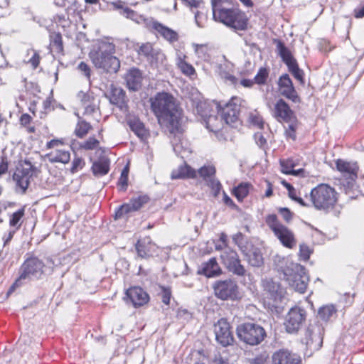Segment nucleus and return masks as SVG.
<instances>
[{"instance_id": "nucleus-1", "label": "nucleus", "mask_w": 364, "mask_h": 364, "mask_svg": "<svg viewBox=\"0 0 364 364\" xmlns=\"http://www.w3.org/2000/svg\"><path fill=\"white\" fill-rule=\"evenodd\" d=\"M151 109L159 123L171 132L177 129L182 122V112L176 105L173 97L166 92L158 93L151 99Z\"/></svg>"}, {"instance_id": "nucleus-2", "label": "nucleus", "mask_w": 364, "mask_h": 364, "mask_svg": "<svg viewBox=\"0 0 364 364\" xmlns=\"http://www.w3.org/2000/svg\"><path fill=\"white\" fill-rule=\"evenodd\" d=\"M114 52V44L108 39H103L97 42V49L92 50L89 55L97 68L115 73L120 68V62L113 55Z\"/></svg>"}, {"instance_id": "nucleus-3", "label": "nucleus", "mask_w": 364, "mask_h": 364, "mask_svg": "<svg viewBox=\"0 0 364 364\" xmlns=\"http://www.w3.org/2000/svg\"><path fill=\"white\" fill-rule=\"evenodd\" d=\"M285 279L296 291L304 293L308 285L309 277L303 266L298 263L287 261L284 267H281Z\"/></svg>"}, {"instance_id": "nucleus-4", "label": "nucleus", "mask_w": 364, "mask_h": 364, "mask_svg": "<svg viewBox=\"0 0 364 364\" xmlns=\"http://www.w3.org/2000/svg\"><path fill=\"white\" fill-rule=\"evenodd\" d=\"M310 201L316 210L328 211L337 201L336 192L326 184H320L311 190Z\"/></svg>"}, {"instance_id": "nucleus-5", "label": "nucleus", "mask_w": 364, "mask_h": 364, "mask_svg": "<svg viewBox=\"0 0 364 364\" xmlns=\"http://www.w3.org/2000/svg\"><path fill=\"white\" fill-rule=\"evenodd\" d=\"M213 17L215 21L235 30L244 31L247 28V18L245 14L239 10L223 6L213 12Z\"/></svg>"}, {"instance_id": "nucleus-6", "label": "nucleus", "mask_w": 364, "mask_h": 364, "mask_svg": "<svg viewBox=\"0 0 364 364\" xmlns=\"http://www.w3.org/2000/svg\"><path fill=\"white\" fill-rule=\"evenodd\" d=\"M45 265L36 257L28 258L20 268V275L8 291L10 294L16 287L21 286L23 282L33 279H38L43 274Z\"/></svg>"}, {"instance_id": "nucleus-7", "label": "nucleus", "mask_w": 364, "mask_h": 364, "mask_svg": "<svg viewBox=\"0 0 364 364\" xmlns=\"http://www.w3.org/2000/svg\"><path fill=\"white\" fill-rule=\"evenodd\" d=\"M236 331L239 339L250 346L259 344L266 336L264 329L254 323H242L237 327Z\"/></svg>"}, {"instance_id": "nucleus-8", "label": "nucleus", "mask_w": 364, "mask_h": 364, "mask_svg": "<svg viewBox=\"0 0 364 364\" xmlns=\"http://www.w3.org/2000/svg\"><path fill=\"white\" fill-rule=\"evenodd\" d=\"M266 223L280 242L287 248H293L296 244L293 232L279 222L276 215H269Z\"/></svg>"}, {"instance_id": "nucleus-9", "label": "nucleus", "mask_w": 364, "mask_h": 364, "mask_svg": "<svg viewBox=\"0 0 364 364\" xmlns=\"http://www.w3.org/2000/svg\"><path fill=\"white\" fill-rule=\"evenodd\" d=\"M34 167L30 161H20L13 174V179L16 182V188L25 193L28 188L30 180L33 174Z\"/></svg>"}, {"instance_id": "nucleus-10", "label": "nucleus", "mask_w": 364, "mask_h": 364, "mask_svg": "<svg viewBox=\"0 0 364 364\" xmlns=\"http://www.w3.org/2000/svg\"><path fill=\"white\" fill-rule=\"evenodd\" d=\"M222 263L228 272L238 277H245L247 271L236 251L230 247H226L220 255Z\"/></svg>"}, {"instance_id": "nucleus-11", "label": "nucleus", "mask_w": 364, "mask_h": 364, "mask_svg": "<svg viewBox=\"0 0 364 364\" xmlns=\"http://www.w3.org/2000/svg\"><path fill=\"white\" fill-rule=\"evenodd\" d=\"M214 294L216 297L222 300H235L238 296V286L231 279L218 280L213 286Z\"/></svg>"}, {"instance_id": "nucleus-12", "label": "nucleus", "mask_w": 364, "mask_h": 364, "mask_svg": "<svg viewBox=\"0 0 364 364\" xmlns=\"http://www.w3.org/2000/svg\"><path fill=\"white\" fill-rule=\"evenodd\" d=\"M238 101L237 98L233 97L223 106L220 103H216L218 114L226 124L232 125L237 122L240 109Z\"/></svg>"}, {"instance_id": "nucleus-13", "label": "nucleus", "mask_w": 364, "mask_h": 364, "mask_svg": "<svg viewBox=\"0 0 364 364\" xmlns=\"http://www.w3.org/2000/svg\"><path fill=\"white\" fill-rule=\"evenodd\" d=\"M63 142L58 139H53L46 144L47 148L53 149L46 154V158L50 163L68 164L70 159V151L64 149L58 148Z\"/></svg>"}, {"instance_id": "nucleus-14", "label": "nucleus", "mask_w": 364, "mask_h": 364, "mask_svg": "<svg viewBox=\"0 0 364 364\" xmlns=\"http://www.w3.org/2000/svg\"><path fill=\"white\" fill-rule=\"evenodd\" d=\"M306 318V311L299 307L291 308L288 312L284 325L289 333L296 332Z\"/></svg>"}, {"instance_id": "nucleus-15", "label": "nucleus", "mask_w": 364, "mask_h": 364, "mask_svg": "<svg viewBox=\"0 0 364 364\" xmlns=\"http://www.w3.org/2000/svg\"><path fill=\"white\" fill-rule=\"evenodd\" d=\"M323 328L318 325H310L306 332L305 343L311 351L318 350L322 346Z\"/></svg>"}, {"instance_id": "nucleus-16", "label": "nucleus", "mask_w": 364, "mask_h": 364, "mask_svg": "<svg viewBox=\"0 0 364 364\" xmlns=\"http://www.w3.org/2000/svg\"><path fill=\"white\" fill-rule=\"evenodd\" d=\"M277 84L278 91L281 95L291 100L293 102L296 103L299 102L297 92L288 74L281 75Z\"/></svg>"}, {"instance_id": "nucleus-17", "label": "nucleus", "mask_w": 364, "mask_h": 364, "mask_svg": "<svg viewBox=\"0 0 364 364\" xmlns=\"http://www.w3.org/2000/svg\"><path fill=\"white\" fill-rule=\"evenodd\" d=\"M214 331L217 341L223 346H227L233 342L230 324L225 319L221 318L215 324Z\"/></svg>"}, {"instance_id": "nucleus-18", "label": "nucleus", "mask_w": 364, "mask_h": 364, "mask_svg": "<svg viewBox=\"0 0 364 364\" xmlns=\"http://www.w3.org/2000/svg\"><path fill=\"white\" fill-rule=\"evenodd\" d=\"M148 197L146 196H139L133 198L128 203L121 205L115 213V218H121L132 212L139 210L144 204L148 201Z\"/></svg>"}, {"instance_id": "nucleus-19", "label": "nucleus", "mask_w": 364, "mask_h": 364, "mask_svg": "<svg viewBox=\"0 0 364 364\" xmlns=\"http://www.w3.org/2000/svg\"><path fill=\"white\" fill-rule=\"evenodd\" d=\"M274 117L279 122H292L296 118L289 105L283 99H279L276 102Z\"/></svg>"}, {"instance_id": "nucleus-20", "label": "nucleus", "mask_w": 364, "mask_h": 364, "mask_svg": "<svg viewBox=\"0 0 364 364\" xmlns=\"http://www.w3.org/2000/svg\"><path fill=\"white\" fill-rule=\"evenodd\" d=\"M336 168L346 177L348 185L352 186L358 176V166L357 164L338 159L336 161Z\"/></svg>"}, {"instance_id": "nucleus-21", "label": "nucleus", "mask_w": 364, "mask_h": 364, "mask_svg": "<svg viewBox=\"0 0 364 364\" xmlns=\"http://www.w3.org/2000/svg\"><path fill=\"white\" fill-rule=\"evenodd\" d=\"M301 165V160L299 157L280 160L281 171L285 174L305 176V170L303 168H296Z\"/></svg>"}, {"instance_id": "nucleus-22", "label": "nucleus", "mask_w": 364, "mask_h": 364, "mask_svg": "<svg viewBox=\"0 0 364 364\" xmlns=\"http://www.w3.org/2000/svg\"><path fill=\"white\" fill-rule=\"evenodd\" d=\"M79 109H83V114H91L96 111L97 105L92 94L80 91L77 95Z\"/></svg>"}, {"instance_id": "nucleus-23", "label": "nucleus", "mask_w": 364, "mask_h": 364, "mask_svg": "<svg viewBox=\"0 0 364 364\" xmlns=\"http://www.w3.org/2000/svg\"><path fill=\"white\" fill-rule=\"evenodd\" d=\"M272 359L273 364H301L300 357L287 349L275 351Z\"/></svg>"}, {"instance_id": "nucleus-24", "label": "nucleus", "mask_w": 364, "mask_h": 364, "mask_svg": "<svg viewBox=\"0 0 364 364\" xmlns=\"http://www.w3.org/2000/svg\"><path fill=\"white\" fill-rule=\"evenodd\" d=\"M126 296L134 307L146 304L149 299L148 294L143 289L138 287H134L127 289Z\"/></svg>"}, {"instance_id": "nucleus-25", "label": "nucleus", "mask_w": 364, "mask_h": 364, "mask_svg": "<svg viewBox=\"0 0 364 364\" xmlns=\"http://www.w3.org/2000/svg\"><path fill=\"white\" fill-rule=\"evenodd\" d=\"M264 290L268 294V296L274 301L273 306L277 305L284 296V289L278 282L272 279H265L263 282Z\"/></svg>"}, {"instance_id": "nucleus-26", "label": "nucleus", "mask_w": 364, "mask_h": 364, "mask_svg": "<svg viewBox=\"0 0 364 364\" xmlns=\"http://www.w3.org/2000/svg\"><path fill=\"white\" fill-rule=\"evenodd\" d=\"M181 124H182V122H181ZM168 131L170 133L171 143L174 152L177 155L182 154L187 149V141L183 139L181 124H179V127L177 129H174L172 132L171 130Z\"/></svg>"}, {"instance_id": "nucleus-27", "label": "nucleus", "mask_w": 364, "mask_h": 364, "mask_svg": "<svg viewBox=\"0 0 364 364\" xmlns=\"http://www.w3.org/2000/svg\"><path fill=\"white\" fill-rule=\"evenodd\" d=\"M109 100L112 104L117 105L122 111L127 112L128 110L125 92L121 87L112 85Z\"/></svg>"}, {"instance_id": "nucleus-28", "label": "nucleus", "mask_w": 364, "mask_h": 364, "mask_svg": "<svg viewBox=\"0 0 364 364\" xmlns=\"http://www.w3.org/2000/svg\"><path fill=\"white\" fill-rule=\"evenodd\" d=\"M156 246L152 242L149 237L139 240L136 244L138 256L141 258H148L154 255Z\"/></svg>"}, {"instance_id": "nucleus-29", "label": "nucleus", "mask_w": 364, "mask_h": 364, "mask_svg": "<svg viewBox=\"0 0 364 364\" xmlns=\"http://www.w3.org/2000/svg\"><path fill=\"white\" fill-rule=\"evenodd\" d=\"M214 68L222 78L228 80L232 83L235 82V77L229 73L231 68V63L227 60L225 55L218 57L215 63Z\"/></svg>"}, {"instance_id": "nucleus-30", "label": "nucleus", "mask_w": 364, "mask_h": 364, "mask_svg": "<svg viewBox=\"0 0 364 364\" xmlns=\"http://www.w3.org/2000/svg\"><path fill=\"white\" fill-rule=\"evenodd\" d=\"M198 273L203 274L207 277H218L222 274V269L215 257L203 262Z\"/></svg>"}, {"instance_id": "nucleus-31", "label": "nucleus", "mask_w": 364, "mask_h": 364, "mask_svg": "<svg viewBox=\"0 0 364 364\" xmlns=\"http://www.w3.org/2000/svg\"><path fill=\"white\" fill-rule=\"evenodd\" d=\"M127 87L131 90H138L141 85L142 74L137 68L130 69L125 75Z\"/></svg>"}, {"instance_id": "nucleus-32", "label": "nucleus", "mask_w": 364, "mask_h": 364, "mask_svg": "<svg viewBox=\"0 0 364 364\" xmlns=\"http://www.w3.org/2000/svg\"><path fill=\"white\" fill-rule=\"evenodd\" d=\"M202 116L204 117L206 128L210 131L217 132L223 128L225 122L223 119H222V117L218 114L209 115L208 117L205 114H202Z\"/></svg>"}, {"instance_id": "nucleus-33", "label": "nucleus", "mask_w": 364, "mask_h": 364, "mask_svg": "<svg viewBox=\"0 0 364 364\" xmlns=\"http://www.w3.org/2000/svg\"><path fill=\"white\" fill-rule=\"evenodd\" d=\"M185 58L186 55H178L176 58V65L184 75L193 78L196 76V70L192 65L185 60Z\"/></svg>"}, {"instance_id": "nucleus-34", "label": "nucleus", "mask_w": 364, "mask_h": 364, "mask_svg": "<svg viewBox=\"0 0 364 364\" xmlns=\"http://www.w3.org/2000/svg\"><path fill=\"white\" fill-rule=\"evenodd\" d=\"M93 174L96 176H102L107 174L109 170V160L107 157H101L95 161L92 166Z\"/></svg>"}, {"instance_id": "nucleus-35", "label": "nucleus", "mask_w": 364, "mask_h": 364, "mask_svg": "<svg viewBox=\"0 0 364 364\" xmlns=\"http://www.w3.org/2000/svg\"><path fill=\"white\" fill-rule=\"evenodd\" d=\"M171 177L172 179H178L187 178H195L196 171L192 169L189 166L186 164L178 166L176 169H174L171 172Z\"/></svg>"}, {"instance_id": "nucleus-36", "label": "nucleus", "mask_w": 364, "mask_h": 364, "mask_svg": "<svg viewBox=\"0 0 364 364\" xmlns=\"http://www.w3.org/2000/svg\"><path fill=\"white\" fill-rule=\"evenodd\" d=\"M248 263L252 267H260L263 264V257L258 248L252 247L245 252Z\"/></svg>"}, {"instance_id": "nucleus-37", "label": "nucleus", "mask_w": 364, "mask_h": 364, "mask_svg": "<svg viewBox=\"0 0 364 364\" xmlns=\"http://www.w3.org/2000/svg\"><path fill=\"white\" fill-rule=\"evenodd\" d=\"M152 29L156 31L165 39L169 41L173 42L177 41L178 39V35L176 32L157 21L154 23Z\"/></svg>"}, {"instance_id": "nucleus-38", "label": "nucleus", "mask_w": 364, "mask_h": 364, "mask_svg": "<svg viewBox=\"0 0 364 364\" xmlns=\"http://www.w3.org/2000/svg\"><path fill=\"white\" fill-rule=\"evenodd\" d=\"M75 114L79 117V120L77 123L75 133L79 138H83L92 129V126L90 124V123L82 119L77 113H75Z\"/></svg>"}, {"instance_id": "nucleus-39", "label": "nucleus", "mask_w": 364, "mask_h": 364, "mask_svg": "<svg viewBox=\"0 0 364 364\" xmlns=\"http://www.w3.org/2000/svg\"><path fill=\"white\" fill-rule=\"evenodd\" d=\"M148 60L153 66H165L166 58L165 55L159 49L156 48V50L151 54V57L148 59Z\"/></svg>"}, {"instance_id": "nucleus-40", "label": "nucleus", "mask_w": 364, "mask_h": 364, "mask_svg": "<svg viewBox=\"0 0 364 364\" xmlns=\"http://www.w3.org/2000/svg\"><path fill=\"white\" fill-rule=\"evenodd\" d=\"M131 129L140 138L146 135V130L144 124L138 119H133L129 121Z\"/></svg>"}, {"instance_id": "nucleus-41", "label": "nucleus", "mask_w": 364, "mask_h": 364, "mask_svg": "<svg viewBox=\"0 0 364 364\" xmlns=\"http://www.w3.org/2000/svg\"><path fill=\"white\" fill-rule=\"evenodd\" d=\"M24 215V209L21 208L17 211L14 212L10 216L9 225L14 228L15 230H18L22 223V218Z\"/></svg>"}, {"instance_id": "nucleus-42", "label": "nucleus", "mask_w": 364, "mask_h": 364, "mask_svg": "<svg viewBox=\"0 0 364 364\" xmlns=\"http://www.w3.org/2000/svg\"><path fill=\"white\" fill-rule=\"evenodd\" d=\"M195 53L198 58L203 61H209L210 55L208 54V48L205 44L193 43Z\"/></svg>"}, {"instance_id": "nucleus-43", "label": "nucleus", "mask_w": 364, "mask_h": 364, "mask_svg": "<svg viewBox=\"0 0 364 364\" xmlns=\"http://www.w3.org/2000/svg\"><path fill=\"white\" fill-rule=\"evenodd\" d=\"M336 312L334 306L327 305L319 309L318 315L322 320L328 321Z\"/></svg>"}, {"instance_id": "nucleus-44", "label": "nucleus", "mask_w": 364, "mask_h": 364, "mask_svg": "<svg viewBox=\"0 0 364 364\" xmlns=\"http://www.w3.org/2000/svg\"><path fill=\"white\" fill-rule=\"evenodd\" d=\"M249 183H241L234 188V195L238 200H242L249 193Z\"/></svg>"}, {"instance_id": "nucleus-45", "label": "nucleus", "mask_w": 364, "mask_h": 364, "mask_svg": "<svg viewBox=\"0 0 364 364\" xmlns=\"http://www.w3.org/2000/svg\"><path fill=\"white\" fill-rule=\"evenodd\" d=\"M277 48L279 52V55L284 62L294 58L290 50L284 46L282 41H277Z\"/></svg>"}, {"instance_id": "nucleus-46", "label": "nucleus", "mask_w": 364, "mask_h": 364, "mask_svg": "<svg viewBox=\"0 0 364 364\" xmlns=\"http://www.w3.org/2000/svg\"><path fill=\"white\" fill-rule=\"evenodd\" d=\"M50 46H53L58 53L63 51V41L60 33H53L50 35Z\"/></svg>"}, {"instance_id": "nucleus-47", "label": "nucleus", "mask_w": 364, "mask_h": 364, "mask_svg": "<svg viewBox=\"0 0 364 364\" xmlns=\"http://www.w3.org/2000/svg\"><path fill=\"white\" fill-rule=\"evenodd\" d=\"M155 50L156 48L151 43H146L140 46L139 53L141 55L145 56L148 60Z\"/></svg>"}, {"instance_id": "nucleus-48", "label": "nucleus", "mask_w": 364, "mask_h": 364, "mask_svg": "<svg viewBox=\"0 0 364 364\" xmlns=\"http://www.w3.org/2000/svg\"><path fill=\"white\" fill-rule=\"evenodd\" d=\"M289 124L288 127L285 130L286 136L289 138L294 140L296 139V130L297 128V119H295V121L288 122Z\"/></svg>"}, {"instance_id": "nucleus-49", "label": "nucleus", "mask_w": 364, "mask_h": 364, "mask_svg": "<svg viewBox=\"0 0 364 364\" xmlns=\"http://www.w3.org/2000/svg\"><path fill=\"white\" fill-rule=\"evenodd\" d=\"M268 70L266 68H261L255 77V82L259 85L264 84L268 77Z\"/></svg>"}, {"instance_id": "nucleus-50", "label": "nucleus", "mask_w": 364, "mask_h": 364, "mask_svg": "<svg viewBox=\"0 0 364 364\" xmlns=\"http://www.w3.org/2000/svg\"><path fill=\"white\" fill-rule=\"evenodd\" d=\"M250 122L251 124L259 128L263 129L264 127V121L262 117L256 113H251L249 117Z\"/></svg>"}, {"instance_id": "nucleus-51", "label": "nucleus", "mask_w": 364, "mask_h": 364, "mask_svg": "<svg viewBox=\"0 0 364 364\" xmlns=\"http://www.w3.org/2000/svg\"><path fill=\"white\" fill-rule=\"evenodd\" d=\"M312 251L310 247L306 244H301L299 246V257L301 260L307 261Z\"/></svg>"}, {"instance_id": "nucleus-52", "label": "nucleus", "mask_w": 364, "mask_h": 364, "mask_svg": "<svg viewBox=\"0 0 364 364\" xmlns=\"http://www.w3.org/2000/svg\"><path fill=\"white\" fill-rule=\"evenodd\" d=\"M135 22L139 24H144L145 27L148 28H152L153 24L156 21L151 18H146L145 16L139 14L138 16H136Z\"/></svg>"}, {"instance_id": "nucleus-53", "label": "nucleus", "mask_w": 364, "mask_h": 364, "mask_svg": "<svg viewBox=\"0 0 364 364\" xmlns=\"http://www.w3.org/2000/svg\"><path fill=\"white\" fill-rule=\"evenodd\" d=\"M85 163L82 158L75 156L73 159V161L72 162V166L70 168V171L73 173H76L79 170L82 169L83 168V166H85Z\"/></svg>"}, {"instance_id": "nucleus-54", "label": "nucleus", "mask_w": 364, "mask_h": 364, "mask_svg": "<svg viewBox=\"0 0 364 364\" xmlns=\"http://www.w3.org/2000/svg\"><path fill=\"white\" fill-rule=\"evenodd\" d=\"M198 173L201 177H210L215 173V168L213 166H204L198 170Z\"/></svg>"}, {"instance_id": "nucleus-55", "label": "nucleus", "mask_w": 364, "mask_h": 364, "mask_svg": "<svg viewBox=\"0 0 364 364\" xmlns=\"http://www.w3.org/2000/svg\"><path fill=\"white\" fill-rule=\"evenodd\" d=\"M99 144V141L95 137H90L87 141H84L80 147L85 150H92L95 149Z\"/></svg>"}, {"instance_id": "nucleus-56", "label": "nucleus", "mask_w": 364, "mask_h": 364, "mask_svg": "<svg viewBox=\"0 0 364 364\" xmlns=\"http://www.w3.org/2000/svg\"><path fill=\"white\" fill-rule=\"evenodd\" d=\"M28 55H31V57L27 60V63H30L34 69L36 68L40 63L38 53L34 50H31L28 51Z\"/></svg>"}, {"instance_id": "nucleus-57", "label": "nucleus", "mask_w": 364, "mask_h": 364, "mask_svg": "<svg viewBox=\"0 0 364 364\" xmlns=\"http://www.w3.org/2000/svg\"><path fill=\"white\" fill-rule=\"evenodd\" d=\"M208 185L211 188L214 196L217 197L222 188V186L220 181L215 178H210L208 182Z\"/></svg>"}, {"instance_id": "nucleus-58", "label": "nucleus", "mask_w": 364, "mask_h": 364, "mask_svg": "<svg viewBox=\"0 0 364 364\" xmlns=\"http://www.w3.org/2000/svg\"><path fill=\"white\" fill-rule=\"evenodd\" d=\"M207 20V16L202 11L195 13V21L199 28H203Z\"/></svg>"}, {"instance_id": "nucleus-59", "label": "nucleus", "mask_w": 364, "mask_h": 364, "mask_svg": "<svg viewBox=\"0 0 364 364\" xmlns=\"http://www.w3.org/2000/svg\"><path fill=\"white\" fill-rule=\"evenodd\" d=\"M128 173L129 168L126 166L123 168L118 182V184L121 186L123 189H125L126 187L127 186Z\"/></svg>"}, {"instance_id": "nucleus-60", "label": "nucleus", "mask_w": 364, "mask_h": 364, "mask_svg": "<svg viewBox=\"0 0 364 364\" xmlns=\"http://www.w3.org/2000/svg\"><path fill=\"white\" fill-rule=\"evenodd\" d=\"M171 296V289L169 288L162 287H161V298H162L163 303H164L166 305L169 304Z\"/></svg>"}, {"instance_id": "nucleus-61", "label": "nucleus", "mask_w": 364, "mask_h": 364, "mask_svg": "<svg viewBox=\"0 0 364 364\" xmlns=\"http://www.w3.org/2000/svg\"><path fill=\"white\" fill-rule=\"evenodd\" d=\"M77 69L86 77L87 79H90V68L85 63H80V64L77 65Z\"/></svg>"}, {"instance_id": "nucleus-62", "label": "nucleus", "mask_w": 364, "mask_h": 364, "mask_svg": "<svg viewBox=\"0 0 364 364\" xmlns=\"http://www.w3.org/2000/svg\"><path fill=\"white\" fill-rule=\"evenodd\" d=\"M122 14L134 21H136V16H138L139 15L134 11L128 8L123 9Z\"/></svg>"}, {"instance_id": "nucleus-63", "label": "nucleus", "mask_w": 364, "mask_h": 364, "mask_svg": "<svg viewBox=\"0 0 364 364\" xmlns=\"http://www.w3.org/2000/svg\"><path fill=\"white\" fill-rule=\"evenodd\" d=\"M279 212L282 216V218L287 221L289 222L291 220V213L287 208H281L279 209Z\"/></svg>"}, {"instance_id": "nucleus-64", "label": "nucleus", "mask_w": 364, "mask_h": 364, "mask_svg": "<svg viewBox=\"0 0 364 364\" xmlns=\"http://www.w3.org/2000/svg\"><path fill=\"white\" fill-rule=\"evenodd\" d=\"M294 77L300 82L301 84L304 83V72L299 68L291 72Z\"/></svg>"}]
</instances>
